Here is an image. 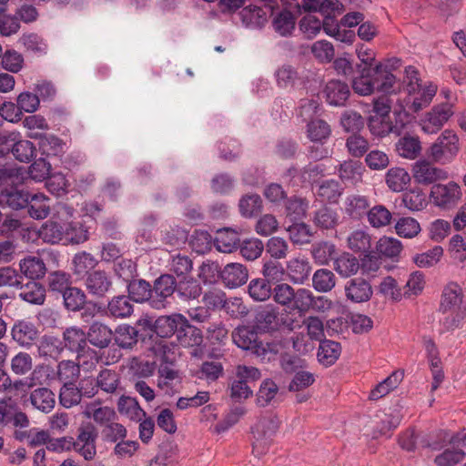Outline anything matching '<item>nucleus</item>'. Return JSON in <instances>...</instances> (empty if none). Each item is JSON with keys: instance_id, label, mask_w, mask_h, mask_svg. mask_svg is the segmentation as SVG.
Masks as SVG:
<instances>
[{"instance_id": "a19ab883", "label": "nucleus", "mask_w": 466, "mask_h": 466, "mask_svg": "<svg viewBox=\"0 0 466 466\" xmlns=\"http://www.w3.org/2000/svg\"><path fill=\"white\" fill-rule=\"evenodd\" d=\"M47 290L53 294L62 295L72 286L71 275L63 270H55L46 279Z\"/></svg>"}, {"instance_id": "bb28decb", "label": "nucleus", "mask_w": 466, "mask_h": 466, "mask_svg": "<svg viewBox=\"0 0 466 466\" xmlns=\"http://www.w3.org/2000/svg\"><path fill=\"white\" fill-rule=\"evenodd\" d=\"M183 317L182 314H173L157 318L154 322L157 337L170 338L173 335L177 336Z\"/></svg>"}, {"instance_id": "6ab92c4d", "label": "nucleus", "mask_w": 466, "mask_h": 466, "mask_svg": "<svg viewBox=\"0 0 466 466\" xmlns=\"http://www.w3.org/2000/svg\"><path fill=\"white\" fill-rule=\"evenodd\" d=\"M220 279L226 287L236 289L248 281V270L240 263H228L221 270Z\"/></svg>"}, {"instance_id": "3c124183", "label": "nucleus", "mask_w": 466, "mask_h": 466, "mask_svg": "<svg viewBox=\"0 0 466 466\" xmlns=\"http://www.w3.org/2000/svg\"><path fill=\"white\" fill-rule=\"evenodd\" d=\"M59 403L66 409L78 405L82 396L76 383H63L58 395Z\"/></svg>"}, {"instance_id": "1a4fd4ad", "label": "nucleus", "mask_w": 466, "mask_h": 466, "mask_svg": "<svg viewBox=\"0 0 466 466\" xmlns=\"http://www.w3.org/2000/svg\"><path fill=\"white\" fill-rule=\"evenodd\" d=\"M380 68V66H363L361 68H355V74L352 76V88L354 92L360 96L371 95L377 89L376 85L380 83L378 78Z\"/></svg>"}, {"instance_id": "e2e57ef3", "label": "nucleus", "mask_w": 466, "mask_h": 466, "mask_svg": "<svg viewBox=\"0 0 466 466\" xmlns=\"http://www.w3.org/2000/svg\"><path fill=\"white\" fill-rule=\"evenodd\" d=\"M368 127L373 136L384 137L393 132L395 127L392 125L390 117L370 116Z\"/></svg>"}, {"instance_id": "b1692460", "label": "nucleus", "mask_w": 466, "mask_h": 466, "mask_svg": "<svg viewBox=\"0 0 466 466\" xmlns=\"http://www.w3.org/2000/svg\"><path fill=\"white\" fill-rule=\"evenodd\" d=\"M30 193L24 190H18L15 187L2 189L0 193V206L2 208L5 207L14 210H19L28 204Z\"/></svg>"}, {"instance_id": "c03bdc74", "label": "nucleus", "mask_w": 466, "mask_h": 466, "mask_svg": "<svg viewBox=\"0 0 466 466\" xmlns=\"http://www.w3.org/2000/svg\"><path fill=\"white\" fill-rule=\"evenodd\" d=\"M343 187L335 179H327L322 181L317 189V195L322 200L329 203H337L343 193Z\"/></svg>"}, {"instance_id": "c756f323", "label": "nucleus", "mask_w": 466, "mask_h": 466, "mask_svg": "<svg viewBox=\"0 0 466 466\" xmlns=\"http://www.w3.org/2000/svg\"><path fill=\"white\" fill-rule=\"evenodd\" d=\"M20 271L23 276L35 281L45 277L46 267L40 257L29 256L19 263Z\"/></svg>"}, {"instance_id": "79ce46f5", "label": "nucleus", "mask_w": 466, "mask_h": 466, "mask_svg": "<svg viewBox=\"0 0 466 466\" xmlns=\"http://www.w3.org/2000/svg\"><path fill=\"white\" fill-rule=\"evenodd\" d=\"M395 149L401 157L415 159L421 151L420 141L418 137L404 136L398 140Z\"/></svg>"}, {"instance_id": "5fc2aeb1", "label": "nucleus", "mask_w": 466, "mask_h": 466, "mask_svg": "<svg viewBox=\"0 0 466 466\" xmlns=\"http://www.w3.org/2000/svg\"><path fill=\"white\" fill-rule=\"evenodd\" d=\"M61 296L66 309L71 311L81 309L86 303L85 292L76 287L71 286Z\"/></svg>"}, {"instance_id": "5701e85b", "label": "nucleus", "mask_w": 466, "mask_h": 466, "mask_svg": "<svg viewBox=\"0 0 466 466\" xmlns=\"http://www.w3.org/2000/svg\"><path fill=\"white\" fill-rule=\"evenodd\" d=\"M214 246L219 252L231 253L239 245L238 232L230 228H219L213 239Z\"/></svg>"}, {"instance_id": "f257e3e1", "label": "nucleus", "mask_w": 466, "mask_h": 466, "mask_svg": "<svg viewBox=\"0 0 466 466\" xmlns=\"http://www.w3.org/2000/svg\"><path fill=\"white\" fill-rule=\"evenodd\" d=\"M258 332L254 326L238 327L232 332V339L238 348L249 351L262 362H270L275 360L279 347L276 343L259 340Z\"/></svg>"}, {"instance_id": "6e6552de", "label": "nucleus", "mask_w": 466, "mask_h": 466, "mask_svg": "<svg viewBox=\"0 0 466 466\" xmlns=\"http://www.w3.org/2000/svg\"><path fill=\"white\" fill-rule=\"evenodd\" d=\"M97 437V429L92 422L82 423L78 428L76 441L73 443L75 450L85 460H93L96 454V441Z\"/></svg>"}, {"instance_id": "39448f33", "label": "nucleus", "mask_w": 466, "mask_h": 466, "mask_svg": "<svg viewBox=\"0 0 466 466\" xmlns=\"http://www.w3.org/2000/svg\"><path fill=\"white\" fill-rule=\"evenodd\" d=\"M177 290V280L171 274H162L157 278L152 286L150 307L162 309L170 305V299Z\"/></svg>"}, {"instance_id": "412c9836", "label": "nucleus", "mask_w": 466, "mask_h": 466, "mask_svg": "<svg viewBox=\"0 0 466 466\" xmlns=\"http://www.w3.org/2000/svg\"><path fill=\"white\" fill-rule=\"evenodd\" d=\"M86 334L87 342L98 349L107 348L113 339L111 329L98 321L93 322Z\"/></svg>"}, {"instance_id": "aec40b11", "label": "nucleus", "mask_w": 466, "mask_h": 466, "mask_svg": "<svg viewBox=\"0 0 466 466\" xmlns=\"http://www.w3.org/2000/svg\"><path fill=\"white\" fill-rule=\"evenodd\" d=\"M324 94L327 102L334 106H345L350 90L349 86L340 80H330L326 84Z\"/></svg>"}, {"instance_id": "37998d69", "label": "nucleus", "mask_w": 466, "mask_h": 466, "mask_svg": "<svg viewBox=\"0 0 466 466\" xmlns=\"http://www.w3.org/2000/svg\"><path fill=\"white\" fill-rule=\"evenodd\" d=\"M306 132L310 141L322 145L329 137L331 128L326 121L317 118L307 124Z\"/></svg>"}, {"instance_id": "9d476101", "label": "nucleus", "mask_w": 466, "mask_h": 466, "mask_svg": "<svg viewBox=\"0 0 466 466\" xmlns=\"http://www.w3.org/2000/svg\"><path fill=\"white\" fill-rule=\"evenodd\" d=\"M461 288L455 282L449 283L442 291L440 311L451 312L459 318H463L466 313V304L463 303Z\"/></svg>"}, {"instance_id": "4468645a", "label": "nucleus", "mask_w": 466, "mask_h": 466, "mask_svg": "<svg viewBox=\"0 0 466 466\" xmlns=\"http://www.w3.org/2000/svg\"><path fill=\"white\" fill-rule=\"evenodd\" d=\"M414 180L419 184L430 185L448 177L447 171L439 168L426 160H419L412 167Z\"/></svg>"}, {"instance_id": "052dcab7", "label": "nucleus", "mask_w": 466, "mask_h": 466, "mask_svg": "<svg viewBox=\"0 0 466 466\" xmlns=\"http://www.w3.org/2000/svg\"><path fill=\"white\" fill-rule=\"evenodd\" d=\"M65 228L57 222L47 221L39 230L40 238L47 243L56 244L64 238Z\"/></svg>"}, {"instance_id": "20e7f679", "label": "nucleus", "mask_w": 466, "mask_h": 466, "mask_svg": "<svg viewBox=\"0 0 466 466\" xmlns=\"http://www.w3.org/2000/svg\"><path fill=\"white\" fill-rule=\"evenodd\" d=\"M460 150L459 137L450 129L444 130L430 149L432 159L441 164L452 161Z\"/></svg>"}, {"instance_id": "bf43d9fd", "label": "nucleus", "mask_w": 466, "mask_h": 466, "mask_svg": "<svg viewBox=\"0 0 466 466\" xmlns=\"http://www.w3.org/2000/svg\"><path fill=\"white\" fill-rule=\"evenodd\" d=\"M238 208L245 218L257 216L261 211L262 199L257 194L246 195L239 200Z\"/></svg>"}, {"instance_id": "a211bd4d", "label": "nucleus", "mask_w": 466, "mask_h": 466, "mask_svg": "<svg viewBox=\"0 0 466 466\" xmlns=\"http://www.w3.org/2000/svg\"><path fill=\"white\" fill-rule=\"evenodd\" d=\"M11 335L17 344L28 348L37 339L38 330L31 321L21 319L15 321L13 325Z\"/></svg>"}, {"instance_id": "de8ad7c7", "label": "nucleus", "mask_w": 466, "mask_h": 466, "mask_svg": "<svg viewBox=\"0 0 466 466\" xmlns=\"http://www.w3.org/2000/svg\"><path fill=\"white\" fill-rule=\"evenodd\" d=\"M15 145L13 149V157L19 162L29 163L35 157L36 148L34 144L25 139H22L21 134L15 140Z\"/></svg>"}, {"instance_id": "e433bc0d", "label": "nucleus", "mask_w": 466, "mask_h": 466, "mask_svg": "<svg viewBox=\"0 0 466 466\" xmlns=\"http://www.w3.org/2000/svg\"><path fill=\"white\" fill-rule=\"evenodd\" d=\"M134 306L128 296L118 295L111 299L107 304V313L116 319H125L132 315Z\"/></svg>"}, {"instance_id": "c9c22d12", "label": "nucleus", "mask_w": 466, "mask_h": 466, "mask_svg": "<svg viewBox=\"0 0 466 466\" xmlns=\"http://www.w3.org/2000/svg\"><path fill=\"white\" fill-rule=\"evenodd\" d=\"M127 292L130 299L137 303L148 302L152 297V286L145 279H136L135 278L127 282Z\"/></svg>"}, {"instance_id": "13d9d810", "label": "nucleus", "mask_w": 466, "mask_h": 466, "mask_svg": "<svg viewBox=\"0 0 466 466\" xmlns=\"http://www.w3.org/2000/svg\"><path fill=\"white\" fill-rule=\"evenodd\" d=\"M127 435L126 427L116 420H111L101 430V439L105 442L116 443L120 440H124Z\"/></svg>"}, {"instance_id": "09e8293b", "label": "nucleus", "mask_w": 466, "mask_h": 466, "mask_svg": "<svg viewBox=\"0 0 466 466\" xmlns=\"http://www.w3.org/2000/svg\"><path fill=\"white\" fill-rule=\"evenodd\" d=\"M267 11L260 6L249 5L240 12L241 20L247 26H260L266 22Z\"/></svg>"}, {"instance_id": "4be33fe9", "label": "nucleus", "mask_w": 466, "mask_h": 466, "mask_svg": "<svg viewBox=\"0 0 466 466\" xmlns=\"http://www.w3.org/2000/svg\"><path fill=\"white\" fill-rule=\"evenodd\" d=\"M29 401L34 409L49 413L55 408L56 395L46 387H38L30 392Z\"/></svg>"}, {"instance_id": "864d4df0", "label": "nucleus", "mask_w": 466, "mask_h": 466, "mask_svg": "<svg viewBox=\"0 0 466 466\" xmlns=\"http://www.w3.org/2000/svg\"><path fill=\"white\" fill-rule=\"evenodd\" d=\"M57 379L63 383H76L80 375V364L73 360H62L57 365Z\"/></svg>"}, {"instance_id": "7c9ffc66", "label": "nucleus", "mask_w": 466, "mask_h": 466, "mask_svg": "<svg viewBox=\"0 0 466 466\" xmlns=\"http://www.w3.org/2000/svg\"><path fill=\"white\" fill-rule=\"evenodd\" d=\"M18 297L30 304L43 305L46 300V288L39 282L28 281L26 284L19 285Z\"/></svg>"}, {"instance_id": "4c0bfd02", "label": "nucleus", "mask_w": 466, "mask_h": 466, "mask_svg": "<svg viewBox=\"0 0 466 466\" xmlns=\"http://www.w3.org/2000/svg\"><path fill=\"white\" fill-rule=\"evenodd\" d=\"M96 378L101 390L111 394H120L123 391L120 386V375L116 370L103 369Z\"/></svg>"}, {"instance_id": "58836bf2", "label": "nucleus", "mask_w": 466, "mask_h": 466, "mask_svg": "<svg viewBox=\"0 0 466 466\" xmlns=\"http://www.w3.org/2000/svg\"><path fill=\"white\" fill-rule=\"evenodd\" d=\"M138 332L137 327L123 324L116 329L113 339L118 347L132 349L138 341Z\"/></svg>"}, {"instance_id": "8fccbe9b", "label": "nucleus", "mask_w": 466, "mask_h": 466, "mask_svg": "<svg viewBox=\"0 0 466 466\" xmlns=\"http://www.w3.org/2000/svg\"><path fill=\"white\" fill-rule=\"evenodd\" d=\"M410 181L409 173L402 167L390 168L386 174V183L395 192L402 191Z\"/></svg>"}, {"instance_id": "603ef678", "label": "nucleus", "mask_w": 466, "mask_h": 466, "mask_svg": "<svg viewBox=\"0 0 466 466\" xmlns=\"http://www.w3.org/2000/svg\"><path fill=\"white\" fill-rule=\"evenodd\" d=\"M336 285L334 273L327 268L315 271L312 277V286L319 292L330 291Z\"/></svg>"}, {"instance_id": "dca6fc26", "label": "nucleus", "mask_w": 466, "mask_h": 466, "mask_svg": "<svg viewBox=\"0 0 466 466\" xmlns=\"http://www.w3.org/2000/svg\"><path fill=\"white\" fill-rule=\"evenodd\" d=\"M82 415L89 420H93L101 427L108 424L111 420H116V412L108 406H103L98 400L86 403L82 406Z\"/></svg>"}, {"instance_id": "cd10ccee", "label": "nucleus", "mask_w": 466, "mask_h": 466, "mask_svg": "<svg viewBox=\"0 0 466 466\" xmlns=\"http://www.w3.org/2000/svg\"><path fill=\"white\" fill-rule=\"evenodd\" d=\"M370 201L367 197L360 194L347 196L344 202L345 213L353 219H360L368 215Z\"/></svg>"}, {"instance_id": "f8f14e48", "label": "nucleus", "mask_w": 466, "mask_h": 466, "mask_svg": "<svg viewBox=\"0 0 466 466\" xmlns=\"http://www.w3.org/2000/svg\"><path fill=\"white\" fill-rule=\"evenodd\" d=\"M430 196L436 206L450 208L461 198V187L455 182H449L446 185L435 184L431 187Z\"/></svg>"}, {"instance_id": "7ed1b4c3", "label": "nucleus", "mask_w": 466, "mask_h": 466, "mask_svg": "<svg viewBox=\"0 0 466 466\" xmlns=\"http://www.w3.org/2000/svg\"><path fill=\"white\" fill-rule=\"evenodd\" d=\"M298 326L288 315H280L279 309L272 304L259 307L254 318V328L260 333H273L282 328L292 331Z\"/></svg>"}, {"instance_id": "a18cd8bd", "label": "nucleus", "mask_w": 466, "mask_h": 466, "mask_svg": "<svg viewBox=\"0 0 466 466\" xmlns=\"http://www.w3.org/2000/svg\"><path fill=\"white\" fill-rule=\"evenodd\" d=\"M117 409L121 414H125L133 420H141L146 412L139 406L135 398L121 395L117 401Z\"/></svg>"}, {"instance_id": "680f3d73", "label": "nucleus", "mask_w": 466, "mask_h": 466, "mask_svg": "<svg viewBox=\"0 0 466 466\" xmlns=\"http://www.w3.org/2000/svg\"><path fill=\"white\" fill-rule=\"evenodd\" d=\"M320 104L318 98H303L299 101V106L297 109V116L301 118L302 122L307 124L315 120L314 116L319 113Z\"/></svg>"}, {"instance_id": "6e6d98bb", "label": "nucleus", "mask_w": 466, "mask_h": 466, "mask_svg": "<svg viewBox=\"0 0 466 466\" xmlns=\"http://www.w3.org/2000/svg\"><path fill=\"white\" fill-rule=\"evenodd\" d=\"M311 267L304 258H293L288 263V270L291 279L297 283H302L309 276Z\"/></svg>"}, {"instance_id": "f704fd0d", "label": "nucleus", "mask_w": 466, "mask_h": 466, "mask_svg": "<svg viewBox=\"0 0 466 466\" xmlns=\"http://www.w3.org/2000/svg\"><path fill=\"white\" fill-rule=\"evenodd\" d=\"M340 352L341 347L339 342L323 339L319 342L317 358L320 364L329 367L337 361Z\"/></svg>"}, {"instance_id": "2f4dec72", "label": "nucleus", "mask_w": 466, "mask_h": 466, "mask_svg": "<svg viewBox=\"0 0 466 466\" xmlns=\"http://www.w3.org/2000/svg\"><path fill=\"white\" fill-rule=\"evenodd\" d=\"M339 216L338 212L323 205L311 215V221L313 224L320 229H332L339 223Z\"/></svg>"}, {"instance_id": "9b49d317", "label": "nucleus", "mask_w": 466, "mask_h": 466, "mask_svg": "<svg viewBox=\"0 0 466 466\" xmlns=\"http://www.w3.org/2000/svg\"><path fill=\"white\" fill-rule=\"evenodd\" d=\"M65 347L76 354L80 360L83 357L88 356L91 359L96 357V352L87 345L86 332L78 327H70L63 332Z\"/></svg>"}, {"instance_id": "f3484780", "label": "nucleus", "mask_w": 466, "mask_h": 466, "mask_svg": "<svg viewBox=\"0 0 466 466\" xmlns=\"http://www.w3.org/2000/svg\"><path fill=\"white\" fill-rule=\"evenodd\" d=\"M347 299L354 303H362L370 299L372 288L370 282L363 278L350 279L344 287Z\"/></svg>"}, {"instance_id": "f03ea898", "label": "nucleus", "mask_w": 466, "mask_h": 466, "mask_svg": "<svg viewBox=\"0 0 466 466\" xmlns=\"http://www.w3.org/2000/svg\"><path fill=\"white\" fill-rule=\"evenodd\" d=\"M272 291L271 297L277 304L300 313L307 312L314 305V296L306 289L295 290L287 283H277Z\"/></svg>"}, {"instance_id": "774afa93", "label": "nucleus", "mask_w": 466, "mask_h": 466, "mask_svg": "<svg viewBox=\"0 0 466 466\" xmlns=\"http://www.w3.org/2000/svg\"><path fill=\"white\" fill-rule=\"evenodd\" d=\"M64 238L72 244H80L89 238L86 227L78 222L69 223L65 228Z\"/></svg>"}, {"instance_id": "423d86ee", "label": "nucleus", "mask_w": 466, "mask_h": 466, "mask_svg": "<svg viewBox=\"0 0 466 466\" xmlns=\"http://www.w3.org/2000/svg\"><path fill=\"white\" fill-rule=\"evenodd\" d=\"M278 429L279 421L276 418L260 419L252 428L253 451L258 454L266 452Z\"/></svg>"}, {"instance_id": "0eeeda50", "label": "nucleus", "mask_w": 466, "mask_h": 466, "mask_svg": "<svg viewBox=\"0 0 466 466\" xmlns=\"http://www.w3.org/2000/svg\"><path fill=\"white\" fill-rule=\"evenodd\" d=\"M414 89L412 93H407V96L404 98L405 105H400L399 112L417 113L427 107L437 93V86L432 83Z\"/></svg>"}, {"instance_id": "338daca9", "label": "nucleus", "mask_w": 466, "mask_h": 466, "mask_svg": "<svg viewBox=\"0 0 466 466\" xmlns=\"http://www.w3.org/2000/svg\"><path fill=\"white\" fill-rule=\"evenodd\" d=\"M241 256L247 260H255L263 252L264 244L258 238H248L238 245Z\"/></svg>"}, {"instance_id": "4d7b16f0", "label": "nucleus", "mask_w": 466, "mask_h": 466, "mask_svg": "<svg viewBox=\"0 0 466 466\" xmlns=\"http://www.w3.org/2000/svg\"><path fill=\"white\" fill-rule=\"evenodd\" d=\"M335 253V245L328 241L316 243L311 248L312 257L319 265H327L331 259L334 261Z\"/></svg>"}, {"instance_id": "72a5a7b5", "label": "nucleus", "mask_w": 466, "mask_h": 466, "mask_svg": "<svg viewBox=\"0 0 466 466\" xmlns=\"http://www.w3.org/2000/svg\"><path fill=\"white\" fill-rule=\"evenodd\" d=\"M50 199L42 193L30 194L25 206L28 215L34 219H44L50 213Z\"/></svg>"}, {"instance_id": "69168bd1", "label": "nucleus", "mask_w": 466, "mask_h": 466, "mask_svg": "<svg viewBox=\"0 0 466 466\" xmlns=\"http://www.w3.org/2000/svg\"><path fill=\"white\" fill-rule=\"evenodd\" d=\"M402 203L411 211L422 210L427 206L426 195L420 188L411 189L403 194Z\"/></svg>"}, {"instance_id": "ddd939ff", "label": "nucleus", "mask_w": 466, "mask_h": 466, "mask_svg": "<svg viewBox=\"0 0 466 466\" xmlns=\"http://www.w3.org/2000/svg\"><path fill=\"white\" fill-rule=\"evenodd\" d=\"M85 286L87 292L96 298H103L113 288L110 274L102 269L92 270L86 276Z\"/></svg>"}, {"instance_id": "2eb2a0df", "label": "nucleus", "mask_w": 466, "mask_h": 466, "mask_svg": "<svg viewBox=\"0 0 466 466\" xmlns=\"http://www.w3.org/2000/svg\"><path fill=\"white\" fill-rule=\"evenodd\" d=\"M452 106L449 103H443L432 107L422 120L421 127L425 133H436L444 123L452 116Z\"/></svg>"}, {"instance_id": "a878e982", "label": "nucleus", "mask_w": 466, "mask_h": 466, "mask_svg": "<svg viewBox=\"0 0 466 466\" xmlns=\"http://www.w3.org/2000/svg\"><path fill=\"white\" fill-rule=\"evenodd\" d=\"M176 337L179 344L186 348L198 346L203 341L201 330L191 325L186 317H183Z\"/></svg>"}, {"instance_id": "393cba45", "label": "nucleus", "mask_w": 466, "mask_h": 466, "mask_svg": "<svg viewBox=\"0 0 466 466\" xmlns=\"http://www.w3.org/2000/svg\"><path fill=\"white\" fill-rule=\"evenodd\" d=\"M202 294L200 282L193 277H183L177 281L176 296L182 301L198 299Z\"/></svg>"}, {"instance_id": "ea45409f", "label": "nucleus", "mask_w": 466, "mask_h": 466, "mask_svg": "<svg viewBox=\"0 0 466 466\" xmlns=\"http://www.w3.org/2000/svg\"><path fill=\"white\" fill-rule=\"evenodd\" d=\"M272 27L280 36H289L295 30L296 17L290 11L281 10L274 16Z\"/></svg>"}, {"instance_id": "c85d7f7f", "label": "nucleus", "mask_w": 466, "mask_h": 466, "mask_svg": "<svg viewBox=\"0 0 466 466\" xmlns=\"http://www.w3.org/2000/svg\"><path fill=\"white\" fill-rule=\"evenodd\" d=\"M180 378L178 372L170 367L165 365L158 369L157 386L165 394L172 396L177 391L180 385Z\"/></svg>"}, {"instance_id": "473e14b6", "label": "nucleus", "mask_w": 466, "mask_h": 466, "mask_svg": "<svg viewBox=\"0 0 466 466\" xmlns=\"http://www.w3.org/2000/svg\"><path fill=\"white\" fill-rule=\"evenodd\" d=\"M360 266L359 259L348 252H343L333 261V269L342 278H350L357 274Z\"/></svg>"}, {"instance_id": "49530a36", "label": "nucleus", "mask_w": 466, "mask_h": 466, "mask_svg": "<svg viewBox=\"0 0 466 466\" xmlns=\"http://www.w3.org/2000/svg\"><path fill=\"white\" fill-rule=\"evenodd\" d=\"M273 288L268 280L258 278L251 279L248 286V292L255 301H266L272 296Z\"/></svg>"}, {"instance_id": "0e129e2a", "label": "nucleus", "mask_w": 466, "mask_h": 466, "mask_svg": "<svg viewBox=\"0 0 466 466\" xmlns=\"http://www.w3.org/2000/svg\"><path fill=\"white\" fill-rule=\"evenodd\" d=\"M361 163L355 160L344 161L339 164V176L343 181L354 183L361 177Z\"/></svg>"}]
</instances>
